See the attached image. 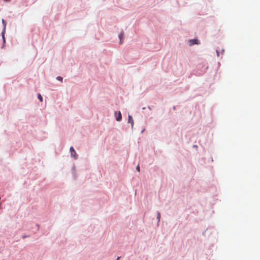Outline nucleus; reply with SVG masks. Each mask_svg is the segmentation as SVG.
<instances>
[{
  "label": "nucleus",
  "mask_w": 260,
  "mask_h": 260,
  "mask_svg": "<svg viewBox=\"0 0 260 260\" xmlns=\"http://www.w3.org/2000/svg\"><path fill=\"white\" fill-rule=\"evenodd\" d=\"M38 99L40 100V101L42 102L43 98H42L41 95L40 93H38Z\"/></svg>",
  "instance_id": "nucleus-6"
},
{
  "label": "nucleus",
  "mask_w": 260,
  "mask_h": 260,
  "mask_svg": "<svg viewBox=\"0 0 260 260\" xmlns=\"http://www.w3.org/2000/svg\"><path fill=\"white\" fill-rule=\"evenodd\" d=\"M189 45L192 46L194 44H199L200 41L198 39H192L189 41Z\"/></svg>",
  "instance_id": "nucleus-1"
},
{
  "label": "nucleus",
  "mask_w": 260,
  "mask_h": 260,
  "mask_svg": "<svg viewBox=\"0 0 260 260\" xmlns=\"http://www.w3.org/2000/svg\"><path fill=\"white\" fill-rule=\"evenodd\" d=\"M136 169H137V170L138 171H139V172L140 171V167H139V166H138L137 167Z\"/></svg>",
  "instance_id": "nucleus-10"
},
{
  "label": "nucleus",
  "mask_w": 260,
  "mask_h": 260,
  "mask_svg": "<svg viewBox=\"0 0 260 260\" xmlns=\"http://www.w3.org/2000/svg\"><path fill=\"white\" fill-rule=\"evenodd\" d=\"M119 257H117V260H118V259H119Z\"/></svg>",
  "instance_id": "nucleus-14"
},
{
  "label": "nucleus",
  "mask_w": 260,
  "mask_h": 260,
  "mask_svg": "<svg viewBox=\"0 0 260 260\" xmlns=\"http://www.w3.org/2000/svg\"><path fill=\"white\" fill-rule=\"evenodd\" d=\"M216 52H217V55L218 56L219 55V52L218 51H216Z\"/></svg>",
  "instance_id": "nucleus-12"
},
{
  "label": "nucleus",
  "mask_w": 260,
  "mask_h": 260,
  "mask_svg": "<svg viewBox=\"0 0 260 260\" xmlns=\"http://www.w3.org/2000/svg\"><path fill=\"white\" fill-rule=\"evenodd\" d=\"M160 216V213H158L157 217V219H158V220H159Z\"/></svg>",
  "instance_id": "nucleus-9"
},
{
  "label": "nucleus",
  "mask_w": 260,
  "mask_h": 260,
  "mask_svg": "<svg viewBox=\"0 0 260 260\" xmlns=\"http://www.w3.org/2000/svg\"><path fill=\"white\" fill-rule=\"evenodd\" d=\"M2 22H3V24L4 25V28L5 29L6 25V22L4 19H3Z\"/></svg>",
  "instance_id": "nucleus-8"
},
{
  "label": "nucleus",
  "mask_w": 260,
  "mask_h": 260,
  "mask_svg": "<svg viewBox=\"0 0 260 260\" xmlns=\"http://www.w3.org/2000/svg\"><path fill=\"white\" fill-rule=\"evenodd\" d=\"M70 151L71 153V156L74 157L75 158H77V154L73 147H71L70 148Z\"/></svg>",
  "instance_id": "nucleus-2"
},
{
  "label": "nucleus",
  "mask_w": 260,
  "mask_h": 260,
  "mask_svg": "<svg viewBox=\"0 0 260 260\" xmlns=\"http://www.w3.org/2000/svg\"><path fill=\"white\" fill-rule=\"evenodd\" d=\"M5 1H6V2H8L10 0H4Z\"/></svg>",
  "instance_id": "nucleus-13"
},
{
  "label": "nucleus",
  "mask_w": 260,
  "mask_h": 260,
  "mask_svg": "<svg viewBox=\"0 0 260 260\" xmlns=\"http://www.w3.org/2000/svg\"><path fill=\"white\" fill-rule=\"evenodd\" d=\"M128 122L131 123L132 126H133V125L134 124V121H133L132 117L131 115L128 116Z\"/></svg>",
  "instance_id": "nucleus-4"
},
{
  "label": "nucleus",
  "mask_w": 260,
  "mask_h": 260,
  "mask_svg": "<svg viewBox=\"0 0 260 260\" xmlns=\"http://www.w3.org/2000/svg\"><path fill=\"white\" fill-rule=\"evenodd\" d=\"M119 38L120 40V44H121V43H122V39H123V32L121 33V34L119 35Z\"/></svg>",
  "instance_id": "nucleus-5"
},
{
  "label": "nucleus",
  "mask_w": 260,
  "mask_h": 260,
  "mask_svg": "<svg viewBox=\"0 0 260 260\" xmlns=\"http://www.w3.org/2000/svg\"><path fill=\"white\" fill-rule=\"evenodd\" d=\"M56 79L59 80V81H62V78L60 76H58L57 77Z\"/></svg>",
  "instance_id": "nucleus-7"
},
{
  "label": "nucleus",
  "mask_w": 260,
  "mask_h": 260,
  "mask_svg": "<svg viewBox=\"0 0 260 260\" xmlns=\"http://www.w3.org/2000/svg\"><path fill=\"white\" fill-rule=\"evenodd\" d=\"M122 118L121 114L120 112H118V116L116 117V119L117 121H120Z\"/></svg>",
  "instance_id": "nucleus-3"
},
{
  "label": "nucleus",
  "mask_w": 260,
  "mask_h": 260,
  "mask_svg": "<svg viewBox=\"0 0 260 260\" xmlns=\"http://www.w3.org/2000/svg\"><path fill=\"white\" fill-rule=\"evenodd\" d=\"M3 39H4V42H5V38H4V35H3Z\"/></svg>",
  "instance_id": "nucleus-11"
}]
</instances>
